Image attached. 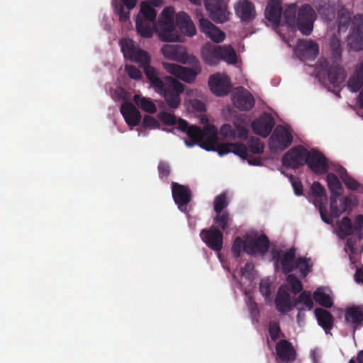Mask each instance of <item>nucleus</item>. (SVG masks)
<instances>
[{"label": "nucleus", "mask_w": 363, "mask_h": 363, "mask_svg": "<svg viewBox=\"0 0 363 363\" xmlns=\"http://www.w3.org/2000/svg\"><path fill=\"white\" fill-rule=\"evenodd\" d=\"M121 45L124 57L143 69L150 86L164 98L168 107L177 108L182 102L180 96L184 91V85L172 77H160L159 72L150 66L151 58L148 52L136 47L133 40L123 39Z\"/></svg>", "instance_id": "nucleus-1"}, {"label": "nucleus", "mask_w": 363, "mask_h": 363, "mask_svg": "<svg viewBox=\"0 0 363 363\" xmlns=\"http://www.w3.org/2000/svg\"><path fill=\"white\" fill-rule=\"evenodd\" d=\"M316 16L312 6L307 4L298 9L296 4L288 5L283 12L284 23L289 27H296L303 35H311Z\"/></svg>", "instance_id": "nucleus-2"}, {"label": "nucleus", "mask_w": 363, "mask_h": 363, "mask_svg": "<svg viewBox=\"0 0 363 363\" xmlns=\"http://www.w3.org/2000/svg\"><path fill=\"white\" fill-rule=\"evenodd\" d=\"M329 48L333 63L330 65L327 60H324L320 62V67L326 71L330 83L334 87H339L346 79V72L340 65L342 47L340 39L335 34L330 39Z\"/></svg>", "instance_id": "nucleus-3"}, {"label": "nucleus", "mask_w": 363, "mask_h": 363, "mask_svg": "<svg viewBox=\"0 0 363 363\" xmlns=\"http://www.w3.org/2000/svg\"><path fill=\"white\" fill-rule=\"evenodd\" d=\"M198 145L207 151H216L220 156L233 152L241 158L248 157L247 149L243 143H219L216 133L209 128L204 130L203 137Z\"/></svg>", "instance_id": "nucleus-4"}, {"label": "nucleus", "mask_w": 363, "mask_h": 363, "mask_svg": "<svg viewBox=\"0 0 363 363\" xmlns=\"http://www.w3.org/2000/svg\"><path fill=\"white\" fill-rule=\"evenodd\" d=\"M142 2L140 9L135 19V27L138 34L145 38H151L155 29L157 16L156 10L150 4L155 6L162 5L163 0H146Z\"/></svg>", "instance_id": "nucleus-5"}, {"label": "nucleus", "mask_w": 363, "mask_h": 363, "mask_svg": "<svg viewBox=\"0 0 363 363\" xmlns=\"http://www.w3.org/2000/svg\"><path fill=\"white\" fill-rule=\"evenodd\" d=\"M203 60L208 65H216L220 60L228 64H235L237 55L235 50L230 45H216L206 43L201 48Z\"/></svg>", "instance_id": "nucleus-6"}, {"label": "nucleus", "mask_w": 363, "mask_h": 363, "mask_svg": "<svg viewBox=\"0 0 363 363\" xmlns=\"http://www.w3.org/2000/svg\"><path fill=\"white\" fill-rule=\"evenodd\" d=\"M174 9L168 6L163 9L159 16L158 22L160 28L159 38L163 42H173L178 40L175 32V21H174Z\"/></svg>", "instance_id": "nucleus-7"}, {"label": "nucleus", "mask_w": 363, "mask_h": 363, "mask_svg": "<svg viewBox=\"0 0 363 363\" xmlns=\"http://www.w3.org/2000/svg\"><path fill=\"white\" fill-rule=\"evenodd\" d=\"M347 45L350 49L354 51L363 50V14L354 16Z\"/></svg>", "instance_id": "nucleus-8"}, {"label": "nucleus", "mask_w": 363, "mask_h": 363, "mask_svg": "<svg viewBox=\"0 0 363 363\" xmlns=\"http://www.w3.org/2000/svg\"><path fill=\"white\" fill-rule=\"evenodd\" d=\"M308 150L301 145L295 146L282 157V164L291 169H298L306 163Z\"/></svg>", "instance_id": "nucleus-9"}, {"label": "nucleus", "mask_w": 363, "mask_h": 363, "mask_svg": "<svg viewBox=\"0 0 363 363\" xmlns=\"http://www.w3.org/2000/svg\"><path fill=\"white\" fill-rule=\"evenodd\" d=\"M293 136L287 128L283 125L276 127L269 141V147L273 150H284L292 143Z\"/></svg>", "instance_id": "nucleus-10"}, {"label": "nucleus", "mask_w": 363, "mask_h": 363, "mask_svg": "<svg viewBox=\"0 0 363 363\" xmlns=\"http://www.w3.org/2000/svg\"><path fill=\"white\" fill-rule=\"evenodd\" d=\"M204 4L209 17L214 22L221 23L228 20L227 5L223 0H205Z\"/></svg>", "instance_id": "nucleus-11"}, {"label": "nucleus", "mask_w": 363, "mask_h": 363, "mask_svg": "<svg viewBox=\"0 0 363 363\" xmlns=\"http://www.w3.org/2000/svg\"><path fill=\"white\" fill-rule=\"evenodd\" d=\"M311 190L314 198V203L318 208L322 220L325 223L330 224L333 220L326 216L325 204L327 203V195L325 189L320 182H314Z\"/></svg>", "instance_id": "nucleus-12"}, {"label": "nucleus", "mask_w": 363, "mask_h": 363, "mask_svg": "<svg viewBox=\"0 0 363 363\" xmlns=\"http://www.w3.org/2000/svg\"><path fill=\"white\" fill-rule=\"evenodd\" d=\"M172 194L175 203L182 212H187V205L191 200V191L189 186L172 182Z\"/></svg>", "instance_id": "nucleus-13"}, {"label": "nucleus", "mask_w": 363, "mask_h": 363, "mask_svg": "<svg viewBox=\"0 0 363 363\" xmlns=\"http://www.w3.org/2000/svg\"><path fill=\"white\" fill-rule=\"evenodd\" d=\"M162 65L167 72L187 83L194 82L201 71L199 67L196 69L187 68L170 62H162Z\"/></svg>", "instance_id": "nucleus-14"}, {"label": "nucleus", "mask_w": 363, "mask_h": 363, "mask_svg": "<svg viewBox=\"0 0 363 363\" xmlns=\"http://www.w3.org/2000/svg\"><path fill=\"white\" fill-rule=\"evenodd\" d=\"M200 237L206 246L212 250L220 252L222 250L223 235L216 227L211 226L208 229L201 230Z\"/></svg>", "instance_id": "nucleus-15"}, {"label": "nucleus", "mask_w": 363, "mask_h": 363, "mask_svg": "<svg viewBox=\"0 0 363 363\" xmlns=\"http://www.w3.org/2000/svg\"><path fill=\"white\" fill-rule=\"evenodd\" d=\"M306 164L316 174H325L329 168L325 156L314 149L311 151L308 150Z\"/></svg>", "instance_id": "nucleus-16"}, {"label": "nucleus", "mask_w": 363, "mask_h": 363, "mask_svg": "<svg viewBox=\"0 0 363 363\" xmlns=\"http://www.w3.org/2000/svg\"><path fill=\"white\" fill-rule=\"evenodd\" d=\"M208 84L212 93L218 96L227 95L231 88L230 78L220 73L211 75Z\"/></svg>", "instance_id": "nucleus-17"}, {"label": "nucleus", "mask_w": 363, "mask_h": 363, "mask_svg": "<svg viewBox=\"0 0 363 363\" xmlns=\"http://www.w3.org/2000/svg\"><path fill=\"white\" fill-rule=\"evenodd\" d=\"M295 52L302 61L313 60L319 53V46L311 40H299Z\"/></svg>", "instance_id": "nucleus-18"}, {"label": "nucleus", "mask_w": 363, "mask_h": 363, "mask_svg": "<svg viewBox=\"0 0 363 363\" xmlns=\"http://www.w3.org/2000/svg\"><path fill=\"white\" fill-rule=\"evenodd\" d=\"M274 124L273 117L269 113H264L252 121L251 127L255 134L267 138L271 133Z\"/></svg>", "instance_id": "nucleus-19"}, {"label": "nucleus", "mask_w": 363, "mask_h": 363, "mask_svg": "<svg viewBox=\"0 0 363 363\" xmlns=\"http://www.w3.org/2000/svg\"><path fill=\"white\" fill-rule=\"evenodd\" d=\"M234 106L240 111H250L255 106V99L252 94L242 86L237 89L233 95Z\"/></svg>", "instance_id": "nucleus-20"}, {"label": "nucleus", "mask_w": 363, "mask_h": 363, "mask_svg": "<svg viewBox=\"0 0 363 363\" xmlns=\"http://www.w3.org/2000/svg\"><path fill=\"white\" fill-rule=\"evenodd\" d=\"M273 259L280 262L281 266L282 272L284 274H288L294 270V265L296 263V249L294 247L290 248L285 252L283 255L281 252L274 250L272 252Z\"/></svg>", "instance_id": "nucleus-21"}, {"label": "nucleus", "mask_w": 363, "mask_h": 363, "mask_svg": "<svg viewBox=\"0 0 363 363\" xmlns=\"http://www.w3.org/2000/svg\"><path fill=\"white\" fill-rule=\"evenodd\" d=\"M269 248V240L265 235L246 240L245 252L250 255H265Z\"/></svg>", "instance_id": "nucleus-22"}, {"label": "nucleus", "mask_w": 363, "mask_h": 363, "mask_svg": "<svg viewBox=\"0 0 363 363\" xmlns=\"http://www.w3.org/2000/svg\"><path fill=\"white\" fill-rule=\"evenodd\" d=\"M247 149V158L246 160L250 165H260L262 164L260 157H254L253 155H260L264 152V144L258 138L251 137L247 141V145L243 144Z\"/></svg>", "instance_id": "nucleus-23"}, {"label": "nucleus", "mask_w": 363, "mask_h": 363, "mask_svg": "<svg viewBox=\"0 0 363 363\" xmlns=\"http://www.w3.org/2000/svg\"><path fill=\"white\" fill-rule=\"evenodd\" d=\"M235 11L242 22H250L256 16L255 6L249 0H239L235 5Z\"/></svg>", "instance_id": "nucleus-24"}, {"label": "nucleus", "mask_w": 363, "mask_h": 363, "mask_svg": "<svg viewBox=\"0 0 363 363\" xmlns=\"http://www.w3.org/2000/svg\"><path fill=\"white\" fill-rule=\"evenodd\" d=\"M199 28L212 41L216 43H221L225 39V33L206 18H201L199 19Z\"/></svg>", "instance_id": "nucleus-25"}, {"label": "nucleus", "mask_w": 363, "mask_h": 363, "mask_svg": "<svg viewBox=\"0 0 363 363\" xmlns=\"http://www.w3.org/2000/svg\"><path fill=\"white\" fill-rule=\"evenodd\" d=\"M274 304L276 309L281 314H286L295 308L290 294L281 287L279 289L277 293Z\"/></svg>", "instance_id": "nucleus-26"}, {"label": "nucleus", "mask_w": 363, "mask_h": 363, "mask_svg": "<svg viewBox=\"0 0 363 363\" xmlns=\"http://www.w3.org/2000/svg\"><path fill=\"white\" fill-rule=\"evenodd\" d=\"M121 113L129 126H137L141 120L140 111L132 103L124 102L121 106Z\"/></svg>", "instance_id": "nucleus-27"}, {"label": "nucleus", "mask_w": 363, "mask_h": 363, "mask_svg": "<svg viewBox=\"0 0 363 363\" xmlns=\"http://www.w3.org/2000/svg\"><path fill=\"white\" fill-rule=\"evenodd\" d=\"M345 322L354 331L363 325V306H353L347 308L345 313Z\"/></svg>", "instance_id": "nucleus-28"}, {"label": "nucleus", "mask_w": 363, "mask_h": 363, "mask_svg": "<svg viewBox=\"0 0 363 363\" xmlns=\"http://www.w3.org/2000/svg\"><path fill=\"white\" fill-rule=\"evenodd\" d=\"M276 352L284 363L293 362L296 359V351L292 344L286 340H279L276 345Z\"/></svg>", "instance_id": "nucleus-29"}, {"label": "nucleus", "mask_w": 363, "mask_h": 363, "mask_svg": "<svg viewBox=\"0 0 363 363\" xmlns=\"http://www.w3.org/2000/svg\"><path fill=\"white\" fill-rule=\"evenodd\" d=\"M175 26H177L182 33L188 36H193L196 33V28L191 18L184 11L179 12L176 14Z\"/></svg>", "instance_id": "nucleus-30"}, {"label": "nucleus", "mask_w": 363, "mask_h": 363, "mask_svg": "<svg viewBox=\"0 0 363 363\" xmlns=\"http://www.w3.org/2000/svg\"><path fill=\"white\" fill-rule=\"evenodd\" d=\"M282 13V9L279 0H271L265 9L267 19L274 24L279 25Z\"/></svg>", "instance_id": "nucleus-31"}, {"label": "nucleus", "mask_w": 363, "mask_h": 363, "mask_svg": "<svg viewBox=\"0 0 363 363\" xmlns=\"http://www.w3.org/2000/svg\"><path fill=\"white\" fill-rule=\"evenodd\" d=\"M318 325L323 328L326 333H329L333 327L334 318L332 314L323 308H318L315 310Z\"/></svg>", "instance_id": "nucleus-32"}, {"label": "nucleus", "mask_w": 363, "mask_h": 363, "mask_svg": "<svg viewBox=\"0 0 363 363\" xmlns=\"http://www.w3.org/2000/svg\"><path fill=\"white\" fill-rule=\"evenodd\" d=\"M363 86V60L356 67L354 73L349 78L347 86L352 92L358 91Z\"/></svg>", "instance_id": "nucleus-33"}, {"label": "nucleus", "mask_w": 363, "mask_h": 363, "mask_svg": "<svg viewBox=\"0 0 363 363\" xmlns=\"http://www.w3.org/2000/svg\"><path fill=\"white\" fill-rule=\"evenodd\" d=\"M161 52L167 59L180 61L184 57V49L182 45L166 44L162 48Z\"/></svg>", "instance_id": "nucleus-34"}, {"label": "nucleus", "mask_w": 363, "mask_h": 363, "mask_svg": "<svg viewBox=\"0 0 363 363\" xmlns=\"http://www.w3.org/2000/svg\"><path fill=\"white\" fill-rule=\"evenodd\" d=\"M352 201L350 197H345L340 201V206H337V199L330 201V215L333 218H338L343 212L352 211Z\"/></svg>", "instance_id": "nucleus-35"}, {"label": "nucleus", "mask_w": 363, "mask_h": 363, "mask_svg": "<svg viewBox=\"0 0 363 363\" xmlns=\"http://www.w3.org/2000/svg\"><path fill=\"white\" fill-rule=\"evenodd\" d=\"M327 182L328 189L331 193L330 201L337 199L342 194V186L337 177L333 173L328 174Z\"/></svg>", "instance_id": "nucleus-36"}, {"label": "nucleus", "mask_w": 363, "mask_h": 363, "mask_svg": "<svg viewBox=\"0 0 363 363\" xmlns=\"http://www.w3.org/2000/svg\"><path fill=\"white\" fill-rule=\"evenodd\" d=\"M133 101L138 108L146 113L152 114L157 112V106L150 98L135 94L133 96Z\"/></svg>", "instance_id": "nucleus-37"}, {"label": "nucleus", "mask_w": 363, "mask_h": 363, "mask_svg": "<svg viewBox=\"0 0 363 363\" xmlns=\"http://www.w3.org/2000/svg\"><path fill=\"white\" fill-rule=\"evenodd\" d=\"M188 139H185L184 142L186 146L191 147L203 138L204 135V130H202L199 126L191 125L189 129L186 133Z\"/></svg>", "instance_id": "nucleus-38"}, {"label": "nucleus", "mask_w": 363, "mask_h": 363, "mask_svg": "<svg viewBox=\"0 0 363 363\" xmlns=\"http://www.w3.org/2000/svg\"><path fill=\"white\" fill-rule=\"evenodd\" d=\"M294 306L295 308L303 307L306 310L311 311L313 308V302L311 298V294L309 291H303L294 300Z\"/></svg>", "instance_id": "nucleus-39"}, {"label": "nucleus", "mask_w": 363, "mask_h": 363, "mask_svg": "<svg viewBox=\"0 0 363 363\" xmlns=\"http://www.w3.org/2000/svg\"><path fill=\"white\" fill-rule=\"evenodd\" d=\"M337 23L338 31L345 32L352 20L351 19L350 13L345 9H340L337 11Z\"/></svg>", "instance_id": "nucleus-40"}, {"label": "nucleus", "mask_w": 363, "mask_h": 363, "mask_svg": "<svg viewBox=\"0 0 363 363\" xmlns=\"http://www.w3.org/2000/svg\"><path fill=\"white\" fill-rule=\"evenodd\" d=\"M294 269H298L300 272V277L305 278L312 269V264L311 259L306 257H299L296 259V263L294 265Z\"/></svg>", "instance_id": "nucleus-41"}, {"label": "nucleus", "mask_w": 363, "mask_h": 363, "mask_svg": "<svg viewBox=\"0 0 363 363\" xmlns=\"http://www.w3.org/2000/svg\"><path fill=\"white\" fill-rule=\"evenodd\" d=\"M337 172L339 174L340 179L342 180L347 189L351 190H357L359 188V182L350 177L347 174V170L343 167H338Z\"/></svg>", "instance_id": "nucleus-42"}, {"label": "nucleus", "mask_w": 363, "mask_h": 363, "mask_svg": "<svg viewBox=\"0 0 363 363\" xmlns=\"http://www.w3.org/2000/svg\"><path fill=\"white\" fill-rule=\"evenodd\" d=\"M313 297L315 301L323 307L329 308L333 305L331 297L320 289H318L314 291Z\"/></svg>", "instance_id": "nucleus-43"}, {"label": "nucleus", "mask_w": 363, "mask_h": 363, "mask_svg": "<svg viewBox=\"0 0 363 363\" xmlns=\"http://www.w3.org/2000/svg\"><path fill=\"white\" fill-rule=\"evenodd\" d=\"M286 281L290 286L291 291L293 294H297L303 291V284L295 274H288Z\"/></svg>", "instance_id": "nucleus-44"}, {"label": "nucleus", "mask_w": 363, "mask_h": 363, "mask_svg": "<svg viewBox=\"0 0 363 363\" xmlns=\"http://www.w3.org/2000/svg\"><path fill=\"white\" fill-rule=\"evenodd\" d=\"M230 218L228 212L224 211L220 213H217L214 218V223L218 225L221 230H225L230 225Z\"/></svg>", "instance_id": "nucleus-45"}, {"label": "nucleus", "mask_w": 363, "mask_h": 363, "mask_svg": "<svg viewBox=\"0 0 363 363\" xmlns=\"http://www.w3.org/2000/svg\"><path fill=\"white\" fill-rule=\"evenodd\" d=\"M246 241L244 242L241 237H236L233 241L231 251L235 258H238L241 255L242 250L245 252Z\"/></svg>", "instance_id": "nucleus-46"}, {"label": "nucleus", "mask_w": 363, "mask_h": 363, "mask_svg": "<svg viewBox=\"0 0 363 363\" xmlns=\"http://www.w3.org/2000/svg\"><path fill=\"white\" fill-rule=\"evenodd\" d=\"M338 228L340 233L344 236H348L352 233V225L351 219L345 216L342 218V220L338 224Z\"/></svg>", "instance_id": "nucleus-47"}, {"label": "nucleus", "mask_w": 363, "mask_h": 363, "mask_svg": "<svg viewBox=\"0 0 363 363\" xmlns=\"http://www.w3.org/2000/svg\"><path fill=\"white\" fill-rule=\"evenodd\" d=\"M228 205L227 196L225 193H223L215 198L214 200V211L216 213H223V210Z\"/></svg>", "instance_id": "nucleus-48"}, {"label": "nucleus", "mask_w": 363, "mask_h": 363, "mask_svg": "<svg viewBox=\"0 0 363 363\" xmlns=\"http://www.w3.org/2000/svg\"><path fill=\"white\" fill-rule=\"evenodd\" d=\"M269 333L271 340L276 341L281 336L284 337V334L281 331L279 323L277 321H270L269 324Z\"/></svg>", "instance_id": "nucleus-49"}, {"label": "nucleus", "mask_w": 363, "mask_h": 363, "mask_svg": "<svg viewBox=\"0 0 363 363\" xmlns=\"http://www.w3.org/2000/svg\"><path fill=\"white\" fill-rule=\"evenodd\" d=\"M157 118L163 124L167 125H176L177 122V118L175 115L165 111L159 113Z\"/></svg>", "instance_id": "nucleus-50"}, {"label": "nucleus", "mask_w": 363, "mask_h": 363, "mask_svg": "<svg viewBox=\"0 0 363 363\" xmlns=\"http://www.w3.org/2000/svg\"><path fill=\"white\" fill-rule=\"evenodd\" d=\"M248 135V130L243 125L235 123L233 128V138L246 140Z\"/></svg>", "instance_id": "nucleus-51"}, {"label": "nucleus", "mask_w": 363, "mask_h": 363, "mask_svg": "<svg viewBox=\"0 0 363 363\" xmlns=\"http://www.w3.org/2000/svg\"><path fill=\"white\" fill-rule=\"evenodd\" d=\"M158 174L161 179H167L170 174V167L167 162H160L158 164Z\"/></svg>", "instance_id": "nucleus-52"}, {"label": "nucleus", "mask_w": 363, "mask_h": 363, "mask_svg": "<svg viewBox=\"0 0 363 363\" xmlns=\"http://www.w3.org/2000/svg\"><path fill=\"white\" fill-rule=\"evenodd\" d=\"M289 180L291 183L295 194L297 196L302 195L303 186L299 179L293 175H290Z\"/></svg>", "instance_id": "nucleus-53"}, {"label": "nucleus", "mask_w": 363, "mask_h": 363, "mask_svg": "<svg viewBox=\"0 0 363 363\" xmlns=\"http://www.w3.org/2000/svg\"><path fill=\"white\" fill-rule=\"evenodd\" d=\"M189 106L194 111H196L199 113H202L206 111L205 104L201 100L196 99L190 100L189 102Z\"/></svg>", "instance_id": "nucleus-54"}, {"label": "nucleus", "mask_w": 363, "mask_h": 363, "mask_svg": "<svg viewBox=\"0 0 363 363\" xmlns=\"http://www.w3.org/2000/svg\"><path fill=\"white\" fill-rule=\"evenodd\" d=\"M125 70L128 75L133 79H140L142 77L141 72L133 65H128L125 67Z\"/></svg>", "instance_id": "nucleus-55"}, {"label": "nucleus", "mask_w": 363, "mask_h": 363, "mask_svg": "<svg viewBox=\"0 0 363 363\" xmlns=\"http://www.w3.org/2000/svg\"><path fill=\"white\" fill-rule=\"evenodd\" d=\"M143 125L145 128H153L158 125V122L154 117L146 115L143 118Z\"/></svg>", "instance_id": "nucleus-56"}, {"label": "nucleus", "mask_w": 363, "mask_h": 363, "mask_svg": "<svg viewBox=\"0 0 363 363\" xmlns=\"http://www.w3.org/2000/svg\"><path fill=\"white\" fill-rule=\"evenodd\" d=\"M259 292L265 298H269L271 295V288L268 282L262 281L259 284Z\"/></svg>", "instance_id": "nucleus-57"}, {"label": "nucleus", "mask_w": 363, "mask_h": 363, "mask_svg": "<svg viewBox=\"0 0 363 363\" xmlns=\"http://www.w3.org/2000/svg\"><path fill=\"white\" fill-rule=\"evenodd\" d=\"M220 133L225 137L233 138V128L230 124H223L220 127Z\"/></svg>", "instance_id": "nucleus-58"}, {"label": "nucleus", "mask_w": 363, "mask_h": 363, "mask_svg": "<svg viewBox=\"0 0 363 363\" xmlns=\"http://www.w3.org/2000/svg\"><path fill=\"white\" fill-rule=\"evenodd\" d=\"M298 310V314L296 315V321L299 326H301L305 321V311L306 308L303 307L301 308H296Z\"/></svg>", "instance_id": "nucleus-59"}, {"label": "nucleus", "mask_w": 363, "mask_h": 363, "mask_svg": "<svg viewBox=\"0 0 363 363\" xmlns=\"http://www.w3.org/2000/svg\"><path fill=\"white\" fill-rule=\"evenodd\" d=\"M118 14L121 21L125 22L129 19V11H125L123 6H120V8L118 9Z\"/></svg>", "instance_id": "nucleus-60"}, {"label": "nucleus", "mask_w": 363, "mask_h": 363, "mask_svg": "<svg viewBox=\"0 0 363 363\" xmlns=\"http://www.w3.org/2000/svg\"><path fill=\"white\" fill-rule=\"evenodd\" d=\"M177 123L178 124V129L184 133H186L191 126L189 125L186 121L182 118H179Z\"/></svg>", "instance_id": "nucleus-61"}, {"label": "nucleus", "mask_w": 363, "mask_h": 363, "mask_svg": "<svg viewBox=\"0 0 363 363\" xmlns=\"http://www.w3.org/2000/svg\"><path fill=\"white\" fill-rule=\"evenodd\" d=\"M354 228L357 231L363 230V215H358L356 217Z\"/></svg>", "instance_id": "nucleus-62"}, {"label": "nucleus", "mask_w": 363, "mask_h": 363, "mask_svg": "<svg viewBox=\"0 0 363 363\" xmlns=\"http://www.w3.org/2000/svg\"><path fill=\"white\" fill-rule=\"evenodd\" d=\"M355 281L363 284V268L357 269L354 274Z\"/></svg>", "instance_id": "nucleus-63"}, {"label": "nucleus", "mask_w": 363, "mask_h": 363, "mask_svg": "<svg viewBox=\"0 0 363 363\" xmlns=\"http://www.w3.org/2000/svg\"><path fill=\"white\" fill-rule=\"evenodd\" d=\"M254 266L251 262H247L243 268L241 269V272L243 276L250 272L253 269Z\"/></svg>", "instance_id": "nucleus-64"}]
</instances>
